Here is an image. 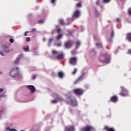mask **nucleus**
<instances>
[{"label": "nucleus", "instance_id": "obj_5", "mask_svg": "<svg viewBox=\"0 0 131 131\" xmlns=\"http://www.w3.org/2000/svg\"><path fill=\"white\" fill-rule=\"evenodd\" d=\"M11 77H16L17 76V67L13 68L10 72Z\"/></svg>", "mask_w": 131, "mask_h": 131}, {"label": "nucleus", "instance_id": "obj_34", "mask_svg": "<svg viewBox=\"0 0 131 131\" xmlns=\"http://www.w3.org/2000/svg\"><path fill=\"white\" fill-rule=\"evenodd\" d=\"M100 62H105V63H108V61L107 60H106V59H100Z\"/></svg>", "mask_w": 131, "mask_h": 131}, {"label": "nucleus", "instance_id": "obj_44", "mask_svg": "<svg viewBox=\"0 0 131 131\" xmlns=\"http://www.w3.org/2000/svg\"><path fill=\"white\" fill-rule=\"evenodd\" d=\"M55 2H56V0H51L52 4H55Z\"/></svg>", "mask_w": 131, "mask_h": 131}, {"label": "nucleus", "instance_id": "obj_22", "mask_svg": "<svg viewBox=\"0 0 131 131\" xmlns=\"http://www.w3.org/2000/svg\"><path fill=\"white\" fill-rule=\"evenodd\" d=\"M17 76H20L21 75V72L19 70V68H17Z\"/></svg>", "mask_w": 131, "mask_h": 131}, {"label": "nucleus", "instance_id": "obj_8", "mask_svg": "<svg viewBox=\"0 0 131 131\" xmlns=\"http://www.w3.org/2000/svg\"><path fill=\"white\" fill-rule=\"evenodd\" d=\"M111 102H113V103H117L118 101V98L116 95L112 96L111 99Z\"/></svg>", "mask_w": 131, "mask_h": 131}, {"label": "nucleus", "instance_id": "obj_46", "mask_svg": "<svg viewBox=\"0 0 131 131\" xmlns=\"http://www.w3.org/2000/svg\"><path fill=\"white\" fill-rule=\"evenodd\" d=\"M0 55H1V56H5L2 51H0Z\"/></svg>", "mask_w": 131, "mask_h": 131}, {"label": "nucleus", "instance_id": "obj_47", "mask_svg": "<svg viewBox=\"0 0 131 131\" xmlns=\"http://www.w3.org/2000/svg\"><path fill=\"white\" fill-rule=\"evenodd\" d=\"M99 7H100V9H103V5H99Z\"/></svg>", "mask_w": 131, "mask_h": 131}, {"label": "nucleus", "instance_id": "obj_31", "mask_svg": "<svg viewBox=\"0 0 131 131\" xmlns=\"http://www.w3.org/2000/svg\"><path fill=\"white\" fill-rule=\"evenodd\" d=\"M52 53L53 55H57V54H58V51L57 50H53Z\"/></svg>", "mask_w": 131, "mask_h": 131}, {"label": "nucleus", "instance_id": "obj_13", "mask_svg": "<svg viewBox=\"0 0 131 131\" xmlns=\"http://www.w3.org/2000/svg\"><path fill=\"white\" fill-rule=\"evenodd\" d=\"M121 89H122V92L120 93V96H122V97H126V96H127V93H123L124 91L126 92V90H125V89L122 86L121 87Z\"/></svg>", "mask_w": 131, "mask_h": 131}, {"label": "nucleus", "instance_id": "obj_37", "mask_svg": "<svg viewBox=\"0 0 131 131\" xmlns=\"http://www.w3.org/2000/svg\"><path fill=\"white\" fill-rule=\"evenodd\" d=\"M31 31L32 32H35V31H36V29L35 28L31 29Z\"/></svg>", "mask_w": 131, "mask_h": 131}, {"label": "nucleus", "instance_id": "obj_41", "mask_svg": "<svg viewBox=\"0 0 131 131\" xmlns=\"http://www.w3.org/2000/svg\"><path fill=\"white\" fill-rule=\"evenodd\" d=\"M26 41L27 42L30 41V37H27L26 39Z\"/></svg>", "mask_w": 131, "mask_h": 131}, {"label": "nucleus", "instance_id": "obj_6", "mask_svg": "<svg viewBox=\"0 0 131 131\" xmlns=\"http://www.w3.org/2000/svg\"><path fill=\"white\" fill-rule=\"evenodd\" d=\"M77 61V58L76 57H72L70 59L69 63L72 65H76V62Z\"/></svg>", "mask_w": 131, "mask_h": 131}, {"label": "nucleus", "instance_id": "obj_17", "mask_svg": "<svg viewBox=\"0 0 131 131\" xmlns=\"http://www.w3.org/2000/svg\"><path fill=\"white\" fill-rule=\"evenodd\" d=\"M57 59H63L64 58V54H59L56 56Z\"/></svg>", "mask_w": 131, "mask_h": 131}, {"label": "nucleus", "instance_id": "obj_53", "mask_svg": "<svg viewBox=\"0 0 131 131\" xmlns=\"http://www.w3.org/2000/svg\"><path fill=\"white\" fill-rule=\"evenodd\" d=\"M103 56H101V59H103Z\"/></svg>", "mask_w": 131, "mask_h": 131}, {"label": "nucleus", "instance_id": "obj_4", "mask_svg": "<svg viewBox=\"0 0 131 131\" xmlns=\"http://www.w3.org/2000/svg\"><path fill=\"white\" fill-rule=\"evenodd\" d=\"M72 45H73V41L72 40H69L64 43V47L66 49H69V48H71L72 47Z\"/></svg>", "mask_w": 131, "mask_h": 131}, {"label": "nucleus", "instance_id": "obj_10", "mask_svg": "<svg viewBox=\"0 0 131 131\" xmlns=\"http://www.w3.org/2000/svg\"><path fill=\"white\" fill-rule=\"evenodd\" d=\"M65 131H74V126L69 125L67 126Z\"/></svg>", "mask_w": 131, "mask_h": 131}, {"label": "nucleus", "instance_id": "obj_27", "mask_svg": "<svg viewBox=\"0 0 131 131\" xmlns=\"http://www.w3.org/2000/svg\"><path fill=\"white\" fill-rule=\"evenodd\" d=\"M96 47H97L98 48H102V44L101 43H97Z\"/></svg>", "mask_w": 131, "mask_h": 131}, {"label": "nucleus", "instance_id": "obj_28", "mask_svg": "<svg viewBox=\"0 0 131 131\" xmlns=\"http://www.w3.org/2000/svg\"><path fill=\"white\" fill-rule=\"evenodd\" d=\"M54 46H56V47H61V46H62V44L61 43V42H58L57 43L55 44Z\"/></svg>", "mask_w": 131, "mask_h": 131}, {"label": "nucleus", "instance_id": "obj_30", "mask_svg": "<svg viewBox=\"0 0 131 131\" xmlns=\"http://www.w3.org/2000/svg\"><path fill=\"white\" fill-rule=\"evenodd\" d=\"M44 22H45V20H38V23L39 24H42V23H44Z\"/></svg>", "mask_w": 131, "mask_h": 131}, {"label": "nucleus", "instance_id": "obj_19", "mask_svg": "<svg viewBox=\"0 0 131 131\" xmlns=\"http://www.w3.org/2000/svg\"><path fill=\"white\" fill-rule=\"evenodd\" d=\"M57 102H63L64 101L63 98H62L61 97H57Z\"/></svg>", "mask_w": 131, "mask_h": 131}, {"label": "nucleus", "instance_id": "obj_29", "mask_svg": "<svg viewBox=\"0 0 131 131\" xmlns=\"http://www.w3.org/2000/svg\"><path fill=\"white\" fill-rule=\"evenodd\" d=\"M77 72V69H75L74 71L72 72V74L73 75H75Z\"/></svg>", "mask_w": 131, "mask_h": 131}, {"label": "nucleus", "instance_id": "obj_3", "mask_svg": "<svg viewBox=\"0 0 131 131\" xmlns=\"http://www.w3.org/2000/svg\"><path fill=\"white\" fill-rule=\"evenodd\" d=\"M74 93L75 95H77L78 96H82V95H83L84 91L82 89L79 88L75 89L74 90Z\"/></svg>", "mask_w": 131, "mask_h": 131}, {"label": "nucleus", "instance_id": "obj_20", "mask_svg": "<svg viewBox=\"0 0 131 131\" xmlns=\"http://www.w3.org/2000/svg\"><path fill=\"white\" fill-rule=\"evenodd\" d=\"M23 58V55L22 54H20L18 55V57L17 58V61H19V60H21V59Z\"/></svg>", "mask_w": 131, "mask_h": 131}, {"label": "nucleus", "instance_id": "obj_16", "mask_svg": "<svg viewBox=\"0 0 131 131\" xmlns=\"http://www.w3.org/2000/svg\"><path fill=\"white\" fill-rule=\"evenodd\" d=\"M23 50L24 51V52H28L29 51V47L27 46H25L23 47Z\"/></svg>", "mask_w": 131, "mask_h": 131}, {"label": "nucleus", "instance_id": "obj_54", "mask_svg": "<svg viewBox=\"0 0 131 131\" xmlns=\"http://www.w3.org/2000/svg\"><path fill=\"white\" fill-rule=\"evenodd\" d=\"M16 62H17V60H15V64H16Z\"/></svg>", "mask_w": 131, "mask_h": 131}, {"label": "nucleus", "instance_id": "obj_25", "mask_svg": "<svg viewBox=\"0 0 131 131\" xmlns=\"http://www.w3.org/2000/svg\"><path fill=\"white\" fill-rule=\"evenodd\" d=\"M102 3H103V4H109L110 0H102Z\"/></svg>", "mask_w": 131, "mask_h": 131}, {"label": "nucleus", "instance_id": "obj_56", "mask_svg": "<svg viewBox=\"0 0 131 131\" xmlns=\"http://www.w3.org/2000/svg\"><path fill=\"white\" fill-rule=\"evenodd\" d=\"M120 1H122V0H120Z\"/></svg>", "mask_w": 131, "mask_h": 131}, {"label": "nucleus", "instance_id": "obj_11", "mask_svg": "<svg viewBox=\"0 0 131 131\" xmlns=\"http://www.w3.org/2000/svg\"><path fill=\"white\" fill-rule=\"evenodd\" d=\"M80 14V12L79 10L76 11L73 15V18H79V15Z\"/></svg>", "mask_w": 131, "mask_h": 131}, {"label": "nucleus", "instance_id": "obj_43", "mask_svg": "<svg viewBox=\"0 0 131 131\" xmlns=\"http://www.w3.org/2000/svg\"><path fill=\"white\" fill-rule=\"evenodd\" d=\"M0 97H6V94H3L2 95H0Z\"/></svg>", "mask_w": 131, "mask_h": 131}, {"label": "nucleus", "instance_id": "obj_26", "mask_svg": "<svg viewBox=\"0 0 131 131\" xmlns=\"http://www.w3.org/2000/svg\"><path fill=\"white\" fill-rule=\"evenodd\" d=\"M59 22L61 25H65V23H64V20L63 19H60Z\"/></svg>", "mask_w": 131, "mask_h": 131}, {"label": "nucleus", "instance_id": "obj_2", "mask_svg": "<svg viewBox=\"0 0 131 131\" xmlns=\"http://www.w3.org/2000/svg\"><path fill=\"white\" fill-rule=\"evenodd\" d=\"M68 100H69V103L72 105V106H77V102L76 101V99H71V96H69L68 97Z\"/></svg>", "mask_w": 131, "mask_h": 131}, {"label": "nucleus", "instance_id": "obj_45", "mask_svg": "<svg viewBox=\"0 0 131 131\" xmlns=\"http://www.w3.org/2000/svg\"><path fill=\"white\" fill-rule=\"evenodd\" d=\"M127 54H131V49H129V50L128 51Z\"/></svg>", "mask_w": 131, "mask_h": 131}, {"label": "nucleus", "instance_id": "obj_39", "mask_svg": "<svg viewBox=\"0 0 131 131\" xmlns=\"http://www.w3.org/2000/svg\"><path fill=\"white\" fill-rule=\"evenodd\" d=\"M57 32H58V33H61V29H57Z\"/></svg>", "mask_w": 131, "mask_h": 131}, {"label": "nucleus", "instance_id": "obj_21", "mask_svg": "<svg viewBox=\"0 0 131 131\" xmlns=\"http://www.w3.org/2000/svg\"><path fill=\"white\" fill-rule=\"evenodd\" d=\"M63 72H58V76L59 77H60V78H62V77H63Z\"/></svg>", "mask_w": 131, "mask_h": 131}, {"label": "nucleus", "instance_id": "obj_48", "mask_svg": "<svg viewBox=\"0 0 131 131\" xmlns=\"http://www.w3.org/2000/svg\"><path fill=\"white\" fill-rule=\"evenodd\" d=\"M27 32H28L26 31V32H25V33H24V36H26V35H27Z\"/></svg>", "mask_w": 131, "mask_h": 131}, {"label": "nucleus", "instance_id": "obj_18", "mask_svg": "<svg viewBox=\"0 0 131 131\" xmlns=\"http://www.w3.org/2000/svg\"><path fill=\"white\" fill-rule=\"evenodd\" d=\"M53 40H54V39L53 38H50L48 41V46H51V43L53 42Z\"/></svg>", "mask_w": 131, "mask_h": 131}, {"label": "nucleus", "instance_id": "obj_1", "mask_svg": "<svg viewBox=\"0 0 131 131\" xmlns=\"http://www.w3.org/2000/svg\"><path fill=\"white\" fill-rule=\"evenodd\" d=\"M95 130L94 127L91 125H86L80 128V131H93Z\"/></svg>", "mask_w": 131, "mask_h": 131}, {"label": "nucleus", "instance_id": "obj_42", "mask_svg": "<svg viewBox=\"0 0 131 131\" xmlns=\"http://www.w3.org/2000/svg\"><path fill=\"white\" fill-rule=\"evenodd\" d=\"M111 36L113 37L114 36V32L112 31L111 33Z\"/></svg>", "mask_w": 131, "mask_h": 131}, {"label": "nucleus", "instance_id": "obj_36", "mask_svg": "<svg viewBox=\"0 0 131 131\" xmlns=\"http://www.w3.org/2000/svg\"><path fill=\"white\" fill-rule=\"evenodd\" d=\"M9 41L11 43H13V42H14V39H13V38H11V39H9Z\"/></svg>", "mask_w": 131, "mask_h": 131}, {"label": "nucleus", "instance_id": "obj_14", "mask_svg": "<svg viewBox=\"0 0 131 131\" xmlns=\"http://www.w3.org/2000/svg\"><path fill=\"white\" fill-rule=\"evenodd\" d=\"M104 129L107 131H115L114 128H110L108 126H105L104 127Z\"/></svg>", "mask_w": 131, "mask_h": 131}, {"label": "nucleus", "instance_id": "obj_52", "mask_svg": "<svg viewBox=\"0 0 131 131\" xmlns=\"http://www.w3.org/2000/svg\"><path fill=\"white\" fill-rule=\"evenodd\" d=\"M72 55H74V52L73 51H72Z\"/></svg>", "mask_w": 131, "mask_h": 131}, {"label": "nucleus", "instance_id": "obj_33", "mask_svg": "<svg viewBox=\"0 0 131 131\" xmlns=\"http://www.w3.org/2000/svg\"><path fill=\"white\" fill-rule=\"evenodd\" d=\"M77 6L78 8H80V7H81V3L79 2V3L77 4Z\"/></svg>", "mask_w": 131, "mask_h": 131}, {"label": "nucleus", "instance_id": "obj_12", "mask_svg": "<svg viewBox=\"0 0 131 131\" xmlns=\"http://www.w3.org/2000/svg\"><path fill=\"white\" fill-rule=\"evenodd\" d=\"M83 75H84V73H83L82 75L77 79V80L74 82V84H76L79 81H81L82 79H83Z\"/></svg>", "mask_w": 131, "mask_h": 131}, {"label": "nucleus", "instance_id": "obj_35", "mask_svg": "<svg viewBox=\"0 0 131 131\" xmlns=\"http://www.w3.org/2000/svg\"><path fill=\"white\" fill-rule=\"evenodd\" d=\"M36 79V75H34L32 76V79Z\"/></svg>", "mask_w": 131, "mask_h": 131}, {"label": "nucleus", "instance_id": "obj_55", "mask_svg": "<svg viewBox=\"0 0 131 131\" xmlns=\"http://www.w3.org/2000/svg\"><path fill=\"white\" fill-rule=\"evenodd\" d=\"M3 73H2V72H0V74H2Z\"/></svg>", "mask_w": 131, "mask_h": 131}, {"label": "nucleus", "instance_id": "obj_51", "mask_svg": "<svg viewBox=\"0 0 131 131\" xmlns=\"http://www.w3.org/2000/svg\"><path fill=\"white\" fill-rule=\"evenodd\" d=\"M7 130H10V127L8 126L7 128Z\"/></svg>", "mask_w": 131, "mask_h": 131}, {"label": "nucleus", "instance_id": "obj_23", "mask_svg": "<svg viewBox=\"0 0 131 131\" xmlns=\"http://www.w3.org/2000/svg\"><path fill=\"white\" fill-rule=\"evenodd\" d=\"M75 44L76 48H78L79 46H80V42L79 41H76Z\"/></svg>", "mask_w": 131, "mask_h": 131}, {"label": "nucleus", "instance_id": "obj_38", "mask_svg": "<svg viewBox=\"0 0 131 131\" xmlns=\"http://www.w3.org/2000/svg\"><path fill=\"white\" fill-rule=\"evenodd\" d=\"M96 5H97V6H99V5H101L100 3V1L99 0H98L97 1Z\"/></svg>", "mask_w": 131, "mask_h": 131}, {"label": "nucleus", "instance_id": "obj_7", "mask_svg": "<svg viewBox=\"0 0 131 131\" xmlns=\"http://www.w3.org/2000/svg\"><path fill=\"white\" fill-rule=\"evenodd\" d=\"M27 88L28 90H30L31 91V93L32 94L35 92V87L33 86V85H28L27 86Z\"/></svg>", "mask_w": 131, "mask_h": 131}, {"label": "nucleus", "instance_id": "obj_24", "mask_svg": "<svg viewBox=\"0 0 131 131\" xmlns=\"http://www.w3.org/2000/svg\"><path fill=\"white\" fill-rule=\"evenodd\" d=\"M62 35L61 34H59L58 36L56 37V39H57V40H59V39H60V38H62Z\"/></svg>", "mask_w": 131, "mask_h": 131}, {"label": "nucleus", "instance_id": "obj_40", "mask_svg": "<svg viewBox=\"0 0 131 131\" xmlns=\"http://www.w3.org/2000/svg\"><path fill=\"white\" fill-rule=\"evenodd\" d=\"M107 41L108 42H109L110 43H111L112 41V38H110V39H108L107 40Z\"/></svg>", "mask_w": 131, "mask_h": 131}, {"label": "nucleus", "instance_id": "obj_9", "mask_svg": "<svg viewBox=\"0 0 131 131\" xmlns=\"http://www.w3.org/2000/svg\"><path fill=\"white\" fill-rule=\"evenodd\" d=\"M3 52H5V53H9V52H11L12 50L10 49V47H6V46L3 45Z\"/></svg>", "mask_w": 131, "mask_h": 131}, {"label": "nucleus", "instance_id": "obj_49", "mask_svg": "<svg viewBox=\"0 0 131 131\" xmlns=\"http://www.w3.org/2000/svg\"><path fill=\"white\" fill-rule=\"evenodd\" d=\"M4 91L3 89H0V94L1 93H2V92H3Z\"/></svg>", "mask_w": 131, "mask_h": 131}, {"label": "nucleus", "instance_id": "obj_50", "mask_svg": "<svg viewBox=\"0 0 131 131\" xmlns=\"http://www.w3.org/2000/svg\"><path fill=\"white\" fill-rule=\"evenodd\" d=\"M117 21L118 22H120V18H117Z\"/></svg>", "mask_w": 131, "mask_h": 131}, {"label": "nucleus", "instance_id": "obj_32", "mask_svg": "<svg viewBox=\"0 0 131 131\" xmlns=\"http://www.w3.org/2000/svg\"><path fill=\"white\" fill-rule=\"evenodd\" d=\"M57 102H58L57 99H55V100H53L52 101V102L53 104H56V103H57Z\"/></svg>", "mask_w": 131, "mask_h": 131}, {"label": "nucleus", "instance_id": "obj_15", "mask_svg": "<svg viewBox=\"0 0 131 131\" xmlns=\"http://www.w3.org/2000/svg\"><path fill=\"white\" fill-rule=\"evenodd\" d=\"M126 36H127L126 39H127V40H128V41L131 42V33H127L126 35Z\"/></svg>", "mask_w": 131, "mask_h": 131}]
</instances>
